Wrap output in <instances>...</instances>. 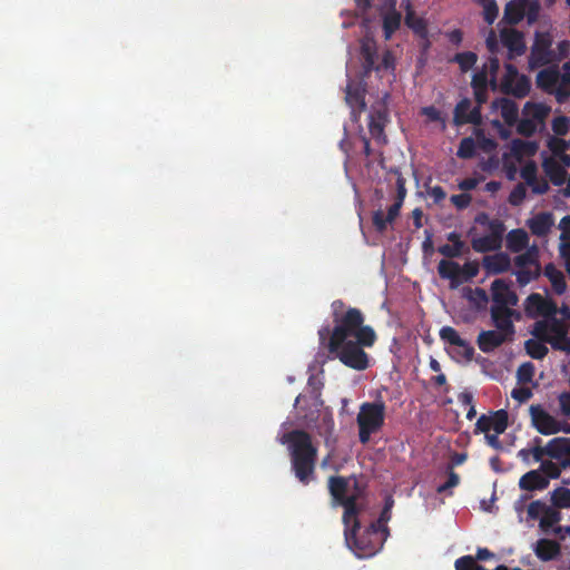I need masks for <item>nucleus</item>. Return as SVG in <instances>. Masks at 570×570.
<instances>
[{
  "instance_id": "obj_1",
  "label": "nucleus",
  "mask_w": 570,
  "mask_h": 570,
  "mask_svg": "<svg viewBox=\"0 0 570 570\" xmlns=\"http://www.w3.org/2000/svg\"><path fill=\"white\" fill-rule=\"evenodd\" d=\"M327 489L335 504L344 508L345 542L354 556L370 558L382 550L387 534L377 531L376 523H370L361 531L358 519L364 509L361 499L365 497L366 485L357 475H330Z\"/></svg>"
},
{
  "instance_id": "obj_2",
  "label": "nucleus",
  "mask_w": 570,
  "mask_h": 570,
  "mask_svg": "<svg viewBox=\"0 0 570 570\" xmlns=\"http://www.w3.org/2000/svg\"><path fill=\"white\" fill-rule=\"evenodd\" d=\"M333 307L334 327L323 326L320 332L322 343L326 342L330 354L340 360L342 364L354 370L364 371L368 366V356L364 348H370L376 341V334L371 325H364V316L358 308L345 307L342 301H335Z\"/></svg>"
},
{
  "instance_id": "obj_3",
  "label": "nucleus",
  "mask_w": 570,
  "mask_h": 570,
  "mask_svg": "<svg viewBox=\"0 0 570 570\" xmlns=\"http://www.w3.org/2000/svg\"><path fill=\"white\" fill-rule=\"evenodd\" d=\"M281 442L287 444L291 471L302 485L315 479L317 446L306 430L294 429L283 434Z\"/></svg>"
},
{
  "instance_id": "obj_4",
  "label": "nucleus",
  "mask_w": 570,
  "mask_h": 570,
  "mask_svg": "<svg viewBox=\"0 0 570 570\" xmlns=\"http://www.w3.org/2000/svg\"><path fill=\"white\" fill-rule=\"evenodd\" d=\"M385 417L386 405L382 397H377L373 402H363L356 416L358 441L362 444L370 443L372 435L384 428Z\"/></svg>"
},
{
  "instance_id": "obj_5",
  "label": "nucleus",
  "mask_w": 570,
  "mask_h": 570,
  "mask_svg": "<svg viewBox=\"0 0 570 570\" xmlns=\"http://www.w3.org/2000/svg\"><path fill=\"white\" fill-rule=\"evenodd\" d=\"M568 326L563 320L558 318V314H551L534 324L532 334L540 341L548 342L554 350L570 352Z\"/></svg>"
},
{
  "instance_id": "obj_6",
  "label": "nucleus",
  "mask_w": 570,
  "mask_h": 570,
  "mask_svg": "<svg viewBox=\"0 0 570 570\" xmlns=\"http://www.w3.org/2000/svg\"><path fill=\"white\" fill-rule=\"evenodd\" d=\"M472 227V247L476 253L499 249V219H490L487 213H479Z\"/></svg>"
},
{
  "instance_id": "obj_7",
  "label": "nucleus",
  "mask_w": 570,
  "mask_h": 570,
  "mask_svg": "<svg viewBox=\"0 0 570 570\" xmlns=\"http://www.w3.org/2000/svg\"><path fill=\"white\" fill-rule=\"evenodd\" d=\"M491 292V306L490 315L491 323L495 330L481 331L476 337L478 347L484 353H489L499 348V278H494L490 285Z\"/></svg>"
},
{
  "instance_id": "obj_8",
  "label": "nucleus",
  "mask_w": 570,
  "mask_h": 570,
  "mask_svg": "<svg viewBox=\"0 0 570 570\" xmlns=\"http://www.w3.org/2000/svg\"><path fill=\"white\" fill-rule=\"evenodd\" d=\"M440 278L450 281L452 289L458 288L464 282L471 281L479 273L478 262H466L463 266L450 259H441L438 265Z\"/></svg>"
},
{
  "instance_id": "obj_9",
  "label": "nucleus",
  "mask_w": 570,
  "mask_h": 570,
  "mask_svg": "<svg viewBox=\"0 0 570 570\" xmlns=\"http://www.w3.org/2000/svg\"><path fill=\"white\" fill-rule=\"evenodd\" d=\"M439 337L446 344L448 353L456 362H470L474 360L475 350L471 343L462 338L459 332L450 325L440 328Z\"/></svg>"
},
{
  "instance_id": "obj_10",
  "label": "nucleus",
  "mask_w": 570,
  "mask_h": 570,
  "mask_svg": "<svg viewBox=\"0 0 570 570\" xmlns=\"http://www.w3.org/2000/svg\"><path fill=\"white\" fill-rule=\"evenodd\" d=\"M404 199H406V179L400 173H397L396 197L394 204L389 207L386 216L382 209H376L373 212L372 222L377 233L385 232L387 224L396 220Z\"/></svg>"
},
{
  "instance_id": "obj_11",
  "label": "nucleus",
  "mask_w": 570,
  "mask_h": 570,
  "mask_svg": "<svg viewBox=\"0 0 570 570\" xmlns=\"http://www.w3.org/2000/svg\"><path fill=\"white\" fill-rule=\"evenodd\" d=\"M491 79L489 80V73L487 66L483 70L475 71L472 78V88L474 91L475 101L479 106H482L488 100V86L490 83L491 89L498 90L497 72L499 70V58L497 56L490 58Z\"/></svg>"
},
{
  "instance_id": "obj_12",
  "label": "nucleus",
  "mask_w": 570,
  "mask_h": 570,
  "mask_svg": "<svg viewBox=\"0 0 570 570\" xmlns=\"http://www.w3.org/2000/svg\"><path fill=\"white\" fill-rule=\"evenodd\" d=\"M514 275L521 286L537 279L540 275L537 249H528L514 257Z\"/></svg>"
},
{
  "instance_id": "obj_13",
  "label": "nucleus",
  "mask_w": 570,
  "mask_h": 570,
  "mask_svg": "<svg viewBox=\"0 0 570 570\" xmlns=\"http://www.w3.org/2000/svg\"><path fill=\"white\" fill-rule=\"evenodd\" d=\"M552 37L548 31H537L532 49H530L529 65L532 68L547 66L554 61V52L551 49Z\"/></svg>"
},
{
  "instance_id": "obj_14",
  "label": "nucleus",
  "mask_w": 570,
  "mask_h": 570,
  "mask_svg": "<svg viewBox=\"0 0 570 570\" xmlns=\"http://www.w3.org/2000/svg\"><path fill=\"white\" fill-rule=\"evenodd\" d=\"M474 433L484 434L487 443L499 449V411H491L489 415L478 417Z\"/></svg>"
},
{
  "instance_id": "obj_15",
  "label": "nucleus",
  "mask_w": 570,
  "mask_h": 570,
  "mask_svg": "<svg viewBox=\"0 0 570 570\" xmlns=\"http://www.w3.org/2000/svg\"><path fill=\"white\" fill-rule=\"evenodd\" d=\"M525 314L530 317L542 318L558 314V304L553 299L543 297L539 293L530 294L525 299L524 305Z\"/></svg>"
},
{
  "instance_id": "obj_16",
  "label": "nucleus",
  "mask_w": 570,
  "mask_h": 570,
  "mask_svg": "<svg viewBox=\"0 0 570 570\" xmlns=\"http://www.w3.org/2000/svg\"><path fill=\"white\" fill-rule=\"evenodd\" d=\"M482 106L476 104V107H472V101L470 98H463L460 102L454 107L453 110V122L456 126H462L465 124L472 125H481L482 124V111L480 110Z\"/></svg>"
},
{
  "instance_id": "obj_17",
  "label": "nucleus",
  "mask_w": 570,
  "mask_h": 570,
  "mask_svg": "<svg viewBox=\"0 0 570 570\" xmlns=\"http://www.w3.org/2000/svg\"><path fill=\"white\" fill-rule=\"evenodd\" d=\"M529 412L539 433L551 435L560 432V421L552 417L541 405H530Z\"/></svg>"
},
{
  "instance_id": "obj_18",
  "label": "nucleus",
  "mask_w": 570,
  "mask_h": 570,
  "mask_svg": "<svg viewBox=\"0 0 570 570\" xmlns=\"http://www.w3.org/2000/svg\"><path fill=\"white\" fill-rule=\"evenodd\" d=\"M501 47L509 49V58L520 57L525 51L522 32L515 29L501 28Z\"/></svg>"
},
{
  "instance_id": "obj_19",
  "label": "nucleus",
  "mask_w": 570,
  "mask_h": 570,
  "mask_svg": "<svg viewBox=\"0 0 570 570\" xmlns=\"http://www.w3.org/2000/svg\"><path fill=\"white\" fill-rule=\"evenodd\" d=\"M494 556L495 554L490 552L487 548H479L475 557L471 554L460 557L456 562H454V568H456V570H488L479 564L478 561H485ZM495 570H499V566Z\"/></svg>"
},
{
  "instance_id": "obj_20",
  "label": "nucleus",
  "mask_w": 570,
  "mask_h": 570,
  "mask_svg": "<svg viewBox=\"0 0 570 570\" xmlns=\"http://www.w3.org/2000/svg\"><path fill=\"white\" fill-rule=\"evenodd\" d=\"M549 456L558 460L563 469L570 468V441L564 438L551 439L548 442Z\"/></svg>"
},
{
  "instance_id": "obj_21",
  "label": "nucleus",
  "mask_w": 570,
  "mask_h": 570,
  "mask_svg": "<svg viewBox=\"0 0 570 570\" xmlns=\"http://www.w3.org/2000/svg\"><path fill=\"white\" fill-rule=\"evenodd\" d=\"M386 121L387 118L384 110H376L370 115V122H367V128H370L372 138L379 145H385L387 142L385 135Z\"/></svg>"
},
{
  "instance_id": "obj_22",
  "label": "nucleus",
  "mask_w": 570,
  "mask_h": 570,
  "mask_svg": "<svg viewBox=\"0 0 570 570\" xmlns=\"http://www.w3.org/2000/svg\"><path fill=\"white\" fill-rule=\"evenodd\" d=\"M365 88L362 82L350 81L346 86V102L354 110L361 112L365 108L364 101Z\"/></svg>"
},
{
  "instance_id": "obj_23",
  "label": "nucleus",
  "mask_w": 570,
  "mask_h": 570,
  "mask_svg": "<svg viewBox=\"0 0 570 570\" xmlns=\"http://www.w3.org/2000/svg\"><path fill=\"white\" fill-rule=\"evenodd\" d=\"M553 225L552 214L549 212H541L528 220V227L534 235L542 237L550 233Z\"/></svg>"
},
{
  "instance_id": "obj_24",
  "label": "nucleus",
  "mask_w": 570,
  "mask_h": 570,
  "mask_svg": "<svg viewBox=\"0 0 570 570\" xmlns=\"http://www.w3.org/2000/svg\"><path fill=\"white\" fill-rule=\"evenodd\" d=\"M528 8V0H512L505 3L503 20L509 24H517L523 20Z\"/></svg>"
},
{
  "instance_id": "obj_25",
  "label": "nucleus",
  "mask_w": 570,
  "mask_h": 570,
  "mask_svg": "<svg viewBox=\"0 0 570 570\" xmlns=\"http://www.w3.org/2000/svg\"><path fill=\"white\" fill-rule=\"evenodd\" d=\"M462 296L470 301L475 312L482 313L488 309L489 296L485 289L481 287H464L462 289Z\"/></svg>"
},
{
  "instance_id": "obj_26",
  "label": "nucleus",
  "mask_w": 570,
  "mask_h": 570,
  "mask_svg": "<svg viewBox=\"0 0 570 570\" xmlns=\"http://www.w3.org/2000/svg\"><path fill=\"white\" fill-rule=\"evenodd\" d=\"M543 171L550 178L553 186L561 187L567 180V171L561 163L553 158L542 163Z\"/></svg>"
},
{
  "instance_id": "obj_27",
  "label": "nucleus",
  "mask_w": 570,
  "mask_h": 570,
  "mask_svg": "<svg viewBox=\"0 0 570 570\" xmlns=\"http://www.w3.org/2000/svg\"><path fill=\"white\" fill-rule=\"evenodd\" d=\"M519 487L529 491L542 490L549 487V479L539 471H529L519 480Z\"/></svg>"
},
{
  "instance_id": "obj_28",
  "label": "nucleus",
  "mask_w": 570,
  "mask_h": 570,
  "mask_svg": "<svg viewBox=\"0 0 570 570\" xmlns=\"http://www.w3.org/2000/svg\"><path fill=\"white\" fill-rule=\"evenodd\" d=\"M543 275L550 281L554 293L559 295L564 293L567 288L564 275L553 264L550 263L543 268Z\"/></svg>"
},
{
  "instance_id": "obj_29",
  "label": "nucleus",
  "mask_w": 570,
  "mask_h": 570,
  "mask_svg": "<svg viewBox=\"0 0 570 570\" xmlns=\"http://www.w3.org/2000/svg\"><path fill=\"white\" fill-rule=\"evenodd\" d=\"M530 91V82L525 76L515 79L514 83L501 82V92L511 94L513 97H527Z\"/></svg>"
},
{
  "instance_id": "obj_30",
  "label": "nucleus",
  "mask_w": 570,
  "mask_h": 570,
  "mask_svg": "<svg viewBox=\"0 0 570 570\" xmlns=\"http://www.w3.org/2000/svg\"><path fill=\"white\" fill-rule=\"evenodd\" d=\"M528 234L523 229H513L505 237V246L513 253L522 252L528 246Z\"/></svg>"
},
{
  "instance_id": "obj_31",
  "label": "nucleus",
  "mask_w": 570,
  "mask_h": 570,
  "mask_svg": "<svg viewBox=\"0 0 570 570\" xmlns=\"http://www.w3.org/2000/svg\"><path fill=\"white\" fill-rule=\"evenodd\" d=\"M561 76L562 75L557 69H543L538 72L537 83L541 89L552 91L554 86L560 81Z\"/></svg>"
},
{
  "instance_id": "obj_32",
  "label": "nucleus",
  "mask_w": 570,
  "mask_h": 570,
  "mask_svg": "<svg viewBox=\"0 0 570 570\" xmlns=\"http://www.w3.org/2000/svg\"><path fill=\"white\" fill-rule=\"evenodd\" d=\"M560 553V544L548 540L540 539L537 543L535 554L543 561L551 560Z\"/></svg>"
},
{
  "instance_id": "obj_33",
  "label": "nucleus",
  "mask_w": 570,
  "mask_h": 570,
  "mask_svg": "<svg viewBox=\"0 0 570 570\" xmlns=\"http://www.w3.org/2000/svg\"><path fill=\"white\" fill-rule=\"evenodd\" d=\"M405 26L411 28L416 35H424L426 31L425 21L415 14L410 1L405 2Z\"/></svg>"
},
{
  "instance_id": "obj_34",
  "label": "nucleus",
  "mask_w": 570,
  "mask_h": 570,
  "mask_svg": "<svg viewBox=\"0 0 570 570\" xmlns=\"http://www.w3.org/2000/svg\"><path fill=\"white\" fill-rule=\"evenodd\" d=\"M361 55H362V60H363L364 75H367L374 70L375 65L379 59L374 45H372L370 42L362 43Z\"/></svg>"
},
{
  "instance_id": "obj_35",
  "label": "nucleus",
  "mask_w": 570,
  "mask_h": 570,
  "mask_svg": "<svg viewBox=\"0 0 570 570\" xmlns=\"http://www.w3.org/2000/svg\"><path fill=\"white\" fill-rule=\"evenodd\" d=\"M549 112V107L535 102H527L522 110V115L524 118L532 119L537 122H541L544 118H547Z\"/></svg>"
},
{
  "instance_id": "obj_36",
  "label": "nucleus",
  "mask_w": 570,
  "mask_h": 570,
  "mask_svg": "<svg viewBox=\"0 0 570 570\" xmlns=\"http://www.w3.org/2000/svg\"><path fill=\"white\" fill-rule=\"evenodd\" d=\"M546 341L539 338H529L525 342V350L529 356L534 360H542L549 353V348L546 345Z\"/></svg>"
},
{
  "instance_id": "obj_37",
  "label": "nucleus",
  "mask_w": 570,
  "mask_h": 570,
  "mask_svg": "<svg viewBox=\"0 0 570 570\" xmlns=\"http://www.w3.org/2000/svg\"><path fill=\"white\" fill-rule=\"evenodd\" d=\"M554 97L557 102L563 104L570 96V73H562L560 81L554 86Z\"/></svg>"
},
{
  "instance_id": "obj_38",
  "label": "nucleus",
  "mask_w": 570,
  "mask_h": 570,
  "mask_svg": "<svg viewBox=\"0 0 570 570\" xmlns=\"http://www.w3.org/2000/svg\"><path fill=\"white\" fill-rule=\"evenodd\" d=\"M512 153L517 158L532 156L537 153V145L533 141L517 139L512 141Z\"/></svg>"
},
{
  "instance_id": "obj_39",
  "label": "nucleus",
  "mask_w": 570,
  "mask_h": 570,
  "mask_svg": "<svg viewBox=\"0 0 570 570\" xmlns=\"http://www.w3.org/2000/svg\"><path fill=\"white\" fill-rule=\"evenodd\" d=\"M475 3L483 7V17L485 22L491 26L495 22L499 14V8L495 0H474Z\"/></svg>"
},
{
  "instance_id": "obj_40",
  "label": "nucleus",
  "mask_w": 570,
  "mask_h": 570,
  "mask_svg": "<svg viewBox=\"0 0 570 570\" xmlns=\"http://www.w3.org/2000/svg\"><path fill=\"white\" fill-rule=\"evenodd\" d=\"M478 60L476 53L473 51H463L454 55L452 61L458 62L461 71L468 72L474 66Z\"/></svg>"
},
{
  "instance_id": "obj_41",
  "label": "nucleus",
  "mask_w": 570,
  "mask_h": 570,
  "mask_svg": "<svg viewBox=\"0 0 570 570\" xmlns=\"http://www.w3.org/2000/svg\"><path fill=\"white\" fill-rule=\"evenodd\" d=\"M552 503L559 509L570 508V489L561 487L557 488L552 493Z\"/></svg>"
},
{
  "instance_id": "obj_42",
  "label": "nucleus",
  "mask_w": 570,
  "mask_h": 570,
  "mask_svg": "<svg viewBox=\"0 0 570 570\" xmlns=\"http://www.w3.org/2000/svg\"><path fill=\"white\" fill-rule=\"evenodd\" d=\"M400 24H401V13L390 12V13L385 14L384 21H383L385 38L390 39L391 35L400 28Z\"/></svg>"
},
{
  "instance_id": "obj_43",
  "label": "nucleus",
  "mask_w": 570,
  "mask_h": 570,
  "mask_svg": "<svg viewBox=\"0 0 570 570\" xmlns=\"http://www.w3.org/2000/svg\"><path fill=\"white\" fill-rule=\"evenodd\" d=\"M476 144L475 140L471 137L463 138L460 141L458 149V157L461 159H471L475 155Z\"/></svg>"
},
{
  "instance_id": "obj_44",
  "label": "nucleus",
  "mask_w": 570,
  "mask_h": 570,
  "mask_svg": "<svg viewBox=\"0 0 570 570\" xmlns=\"http://www.w3.org/2000/svg\"><path fill=\"white\" fill-rule=\"evenodd\" d=\"M501 118L508 124H513L518 118L517 107L505 98H501Z\"/></svg>"
},
{
  "instance_id": "obj_45",
  "label": "nucleus",
  "mask_w": 570,
  "mask_h": 570,
  "mask_svg": "<svg viewBox=\"0 0 570 570\" xmlns=\"http://www.w3.org/2000/svg\"><path fill=\"white\" fill-rule=\"evenodd\" d=\"M549 507L543 502L535 500L529 503L527 508V517L530 521H537L541 515L547 512Z\"/></svg>"
},
{
  "instance_id": "obj_46",
  "label": "nucleus",
  "mask_w": 570,
  "mask_h": 570,
  "mask_svg": "<svg viewBox=\"0 0 570 570\" xmlns=\"http://www.w3.org/2000/svg\"><path fill=\"white\" fill-rule=\"evenodd\" d=\"M534 376V365L533 363L525 362L519 365V370H517V380L519 383L527 384L533 380Z\"/></svg>"
},
{
  "instance_id": "obj_47",
  "label": "nucleus",
  "mask_w": 570,
  "mask_h": 570,
  "mask_svg": "<svg viewBox=\"0 0 570 570\" xmlns=\"http://www.w3.org/2000/svg\"><path fill=\"white\" fill-rule=\"evenodd\" d=\"M464 244L458 243L455 245L453 244H446V245H440L438 248V252L440 255H443L448 258H454V257H461L463 253Z\"/></svg>"
},
{
  "instance_id": "obj_48",
  "label": "nucleus",
  "mask_w": 570,
  "mask_h": 570,
  "mask_svg": "<svg viewBox=\"0 0 570 570\" xmlns=\"http://www.w3.org/2000/svg\"><path fill=\"white\" fill-rule=\"evenodd\" d=\"M561 463H553L551 461H542L540 464L541 474L548 479L558 478L561 474Z\"/></svg>"
},
{
  "instance_id": "obj_49",
  "label": "nucleus",
  "mask_w": 570,
  "mask_h": 570,
  "mask_svg": "<svg viewBox=\"0 0 570 570\" xmlns=\"http://www.w3.org/2000/svg\"><path fill=\"white\" fill-rule=\"evenodd\" d=\"M561 519L560 512L554 510L553 508H548V511L543 512L540 520V527L542 529H548L559 522Z\"/></svg>"
},
{
  "instance_id": "obj_50",
  "label": "nucleus",
  "mask_w": 570,
  "mask_h": 570,
  "mask_svg": "<svg viewBox=\"0 0 570 570\" xmlns=\"http://www.w3.org/2000/svg\"><path fill=\"white\" fill-rule=\"evenodd\" d=\"M537 124L538 122L531 118L522 117L519 119V124H517V131H519V134L523 135L524 137L533 136L537 130Z\"/></svg>"
},
{
  "instance_id": "obj_51",
  "label": "nucleus",
  "mask_w": 570,
  "mask_h": 570,
  "mask_svg": "<svg viewBox=\"0 0 570 570\" xmlns=\"http://www.w3.org/2000/svg\"><path fill=\"white\" fill-rule=\"evenodd\" d=\"M551 129L557 136H564L570 130V120L566 116L552 119Z\"/></svg>"
},
{
  "instance_id": "obj_52",
  "label": "nucleus",
  "mask_w": 570,
  "mask_h": 570,
  "mask_svg": "<svg viewBox=\"0 0 570 570\" xmlns=\"http://www.w3.org/2000/svg\"><path fill=\"white\" fill-rule=\"evenodd\" d=\"M446 471H448V481L444 482L443 484L438 485V488H436V492L440 494L446 493L452 488L460 484V475L454 471H450V470H446Z\"/></svg>"
},
{
  "instance_id": "obj_53",
  "label": "nucleus",
  "mask_w": 570,
  "mask_h": 570,
  "mask_svg": "<svg viewBox=\"0 0 570 570\" xmlns=\"http://www.w3.org/2000/svg\"><path fill=\"white\" fill-rule=\"evenodd\" d=\"M476 147L482 149L484 153H491L495 149L497 142L493 139L488 138L483 131L476 132Z\"/></svg>"
},
{
  "instance_id": "obj_54",
  "label": "nucleus",
  "mask_w": 570,
  "mask_h": 570,
  "mask_svg": "<svg viewBox=\"0 0 570 570\" xmlns=\"http://www.w3.org/2000/svg\"><path fill=\"white\" fill-rule=\"evenodd\" d=\"M521 177L525 184L533 183L538 178V167L533 161L525 163L521 169Z\"/></svg>"
},
{
  "instance_id": "obj_55",
  "label": "nucleus",
  "mask_w": 570,
  "mask_h": 570,
  "mask_svg": "<svg viewBox=\"0 0 570 570\" xmlns=\"http://www.w3.org/2000/svg\"><path fill=\"white\" fill-rule=\"evenodd\" d=\"M527 195V187L523 184H519L513 187L509 200L512 205L518 206L519 204H522V202L525 199Z\"/></svg>"
},
{
  "instance_id": "obj_56",
  "label": "nucleus",
  "mask_w": 570,
  "mask_h": 570,
  "mask_svg": "<svg viewBox=\"0 0 570 570\" xmlns=\"http://www.w3.org/2000/svg\"><path fill=\"white\" fill-rule=\"evenodd\" d=\"M450 200L454 207L459 210H463L471 205L472 196L466 193H462L459 195H452Z\"/></svg>"
},
{
  "instance_id": "obj_57",
  "label": "nucleus",
  "mask_w": 570,
  "mask_h": 570,
  "mask_svg": "<svg viewBox=\"0 0 570 570\" xmlns=\"http://www.w3.org/2000/svg\"><path fill=\"white\" fill-rule=\"evenodd\" d=\"M394 63L395 60L393 59L391 52L386 50L382 57V60L376 62L373 71L382 72L392 70Z\"/></svg>"
},
{
  "instance_id": "obj_58",
  "label": "nucleus",
  "mask_w": 570,
  "mask_h": 570,
  "mask_svg": "<svg viewBox=\"0 0 570 570\" xmlns=\"http://www.w3.org/2000/svg\"><path fill=\"white\" fill-rule=\"evenodd\" d=\"M525 186L532 188L535 195L547 194L550 188L548 180L543 177H538L533 183H528Z\"/></svg>"
},
{
  "instance_id": "obj_59",
  "label": "nucleus",
  "mask_w": 570,
  "mask_h": 570,
  "mask_svg": "<svg viewBox=\"0 0 570 570\" xmlns=\"http://www.w3.org/2000/svg\"><path fill=\"white\" fill-rule=\"evenodd\" d=\"M483 266L487 269L488 274H499V253L484 257Z\"/></svg>"
},
{
  "instance_id": "obj_60",
  "label": "nucleus",
  "mask_w": 570,
  "mask_h": 570,
  "mask_svg": "<svg viewBox=\"0 0 570 570\" xmlns=\"http://www.w3.org/2000/svg\"><path fill=\"white\" fill-rule=\"evenodd\" d=\"M391 519V511L390 510H382L381 515H379V519L375 521H372L371 523L377 524V531H382L385 534H389V528L386 523Z\"/></svg>"
},
{
  "instance_id": "obj_61",
  "label": "nucleus",
  "mask_w": 570,
  "mask_h": 570,
  "mask_svg": "<svg viewBox=\"0 0 570 570\" xmlns=\"http://www.w3.org/2000/svg\"><path fill=\"white\" fill-rule=\"evenodd\" d=\"M559 405L562 416L570 419V392H563L559 395Z\"/></svg>"
},
{
  "instance_id": "obj_62",
  "label": "nucleus",
  "mask_w": 570,
  "mask_h": 570,
  "mask_svg": "<svg viewBox=\"0 0 570 570\" xmlns=\"http://www.w3.org/2000/svg\"><path fill=\"white\" fill-rule=\"evenodd\" d=\"M426 193L434 199L435 204H439L446 198V191L441 186L428 187Z\"/></svg>"
},
{
  "instance_id": "obj_63",
  "label": "nucleus",
  "mask_w": 570,
  "mask_h": 570,
  "mask_svg": "<svg viewBox=\"0 0 570 570\" xmlns=\"http://www.w3.org/2000/svg\"><path fill=\"white\" fill-rule=\"evenodd\" d=\"M512 397L521 403L528 401L531 396V391L528 387L521 386L512 391Z\"/></svg>"
},
{
  "instance_id": "obj_64",
  "label": "nucleus",
  "mask_w": 570,
  "mask_h": 570,
  "mask_svg": "<svg viewBox=\"0 0 570 570\" xmlns=\"http://www.w3.org/2000/svg\"><path fill=\"white\" fill-rule=\"evenodd\" d=\"M559 227L561 229V239L562 240L570 239V216H564L560 220Z\"/></svg>"
}]
</instances>
